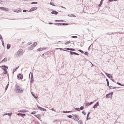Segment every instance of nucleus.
<instances>
[{"mask_svg":"<svg viewBox=\"0 0 124 124\" xmlns=\"http://www.w3.org/2000/svg\"><path fill=\"white\" fill-rule=\"evenodd\" d=\"M15 91L17 93H21L23 92V89L21 87L18 85L16 84L15 86Z\"/></svg>","mask_w":124,"mask_h":124,"instance_id":"nucleus-1","label":"nucleus"},{"mask_svg":"<svg viewBox=\"0 0 124 124\" xmlns=\"http://www.w3.org/2000/svg\"><path fill=\"white\" fill-rule=\"evenodd\" d=\"M1 68L4 70V73L5 74H6L7 73V69H8V66L5 65H2L0 66Z\"/></svg>","mask_w":124,"mask_h":124,"instance_id":"nucleus-2","label":"nucleus"},{"mask_svg":"<svg viewBox=\"0 0 124 124\" xmlns=\"http://www.w3.org/2000/svg\"><path fill=\"white\" fill-rule=\"evenodd\" d=\"M23 53V50L22 49H19L18 52L16 53V56H18L22 54Z\"/></svg>","mask_w":124,"mask_h":124,"instance_id":"nucleus-3","label":"nucleus"},{"mask_svg":"<svg viewBox=\"0 0 124 124\" xmlns=\"http://www.w3.org/2000/svg\"><path fill=\"white\" fill-rule=\"evenodd\" d=\"M72 115L73 116V117L72 118V119L74 120L77 121L79 119V117L77 115L72 114Z\"/></svg>","mask_w":124,"mask_h":124,"instance_id":"nucleus-4","label":"nucleus"},{"mask_svg":"<svg viewBox=\"0 0 124 124\" xmlns=\"http://www.w3.org/2000/svg\"><path fill=\"white\" fill-rule=\"evenodd\" d=\"M113 92H112L110 93L107 94L106 95V97L107 98H109L112 97Z\"/></svg>","mask_w":124,"mask_h":124,"instance_id":"nucleus-5","label":"nucleus"},{"mask_svg":"<svg viewBox=\"0 0 124 124\" xmlns=\"http://www.w3.org/2000/svg\"><path fill=\"white\" fill-rule=\"evenodd\" d=\"M37 9V8L36 7H33L31 8L30 9L29 11V12H32L36 10Z\"/></svg>","mask_w":124,"mask_h":124,"instance_id":"nucleus-6","label":"nucleus"},{"mask_svg":"<svg viewBox=\"0 0 124 124\" xmlns=\"http://www.w3.org/2000/svg\"><path fill=\"white\" fill-rule=\"evenodd\" d=\"M36 44L37 42H35L33 44V45H32L31 46V47L29 48H30V50H31L32 49H33L34 47H35L36 45Z\"/></svg>","mask_w":124,"mask_h":124,"instance_id":"nucleus-7","label":"nucleus"},{"mask_svg":"<svg viewBox=\"0 0 124 124\" xmlns=\"http://www.w3.org/2000/svg\"><path fill=\"white\" fill-rule=\"evenodd\" d=\"M37 107L41 111H46V109L42 108L39 106L37 105Z\"/></svg>","mask_w":124,"mask_h":124,"instance_id":"nucleus-8","label":"nucleus"},{"mask_svg":"<svg viewBox=\"0 0 124 124\" xmlns=\"http://www.w3.org/2000/svg\"><path fill=\"white\" fill-rule=\"evenodd\" d=\"M47 48L46 47L44 48H40L37 49V51H40L42 50H44L46 49Z\"/></svg>","mask_w":124,"mask_h":124,"instance_id":"nucleus-9","label":"nucleus"},{"mask_svg":"<svg viewBox=\"0 0 124 124\" xmlns=\"http://www.w3.org/2000/svg\"><path fill=\"white\" fill-rule=\"evenodd\" d=\"M0 9L6 11H8L9 10V9L8 8L4 7H0Z\"/></svg>","mask_w":124,"mask_h":124,"instance_id":"nucleus-10","label":"nucleus"},{"mask_svg":"<svg viewBox=\"0 0 124 124\" xmlns=\"http://www.w3.org/2000/svg\"><path fill=\"white\" fill-rule=\"evenodd\" d=\"M105 74L108 78H112V76L110 74H108L107 73H105Z\"/></svg>","mask_w":124,"mask_h":124,"instance_id":"nucleus-11","label":"nucleus"},{"mask_svg":"<svg viewBox=\"0 0 124 124\" xmlns=\"http://www.w3.org/2000/svg\"><path fill=\"white\" fill-rule=\"evenodd\" d=\"M99 105V102L98 101L96 102L94 105L93 107V108H96V107Z\"/></svg>","mask_w":124,"mask_h":124,"instance_id":"nucleus-12","label":"nucleus"},{"mask_svg":"<svg viewBox=\"0 0 124 124\" xmlns=\"http://www.w3.org/2000/svg\"><path fill=\"white\" fill-rule=\"evenodd\" d=\"M17 78L19 79H22L23 78V76L21 74H19L17 76Z\"/></svg>","mask_w":124,"mask_h":124,"instance_id":"nucleus-13","label":"nucleus"},{"mask_svg":"<svg viewBox=\"0 0 124 124\" xmlns=\"http://www.w3.org/2000/svg\"><path fill=\"white\" fill-rule=\"evenodd\" d=\"M33 82V74L32 73L31 74V81L30 82L31 83H32Z\"/></svg>","mask_w":124,"mask_h":124,"instance_id":"nucleus-14","label":"nucleus"},{"mask_svg":"<svg viewBox=\"0 0 124 124\" xmlns=\"http://www.w3.org/2000/svg\"><path fill=\"white\" fill-rule=\"evenodd\" d=\"M63 50V51H67V52H70V54L71 55H72V54H75V53H76V52H72V51H68V50Z\"/></svg>","mask_w":124,"mask_h":124,"instance_id":"nucleus-15","label":"nucleus"},{"mask_svg":"<svg viewBox=\"0 0 124 124\" xmlns=\"http://www.w3.org/2000/svg\"><path fill=\"white\" fill-rule=\"evenodd\" d=\"M51 13L52 14L56 15L58 14V12L57 11H54L51 12Z\"/></svg>","mask_w":124,"mask_h":124,"instance_id":"nucleus-16","label":"nucleus"},{"mask_svg":"<svg viewBox=\"0 0 124 124\" xmlns=\"http://www.w3.org/2000/svg\"><path fill=\"white\" fill-rule=\"evenodd\" d=\"M55 22H66V21H64V20H55Z\"/></svg>","mask_w":124,"mask_h":124,"instance_id":"nucleus-17","label":"nucleus"},{"mask_svg":"<svg viewBox=\"0 0 124 124\" xmlns=\"http://www.w3.org/2000/svg\"><path fill=\"white\" fill-rule=\"evenodd\" d=\"M17 115L18 116H21L22 117H23V116H25V115L24 114H23L21 113H19L17 114Z\"/></svg>","mask_w":124,"mask_h":124,"instance_id":"nucleus-18","label":"nucleus"},{"mask_svg":"<svg viewBox=\"0 0 124 124\" xmlns=\"http://www.w3.org/2000/svg\"><path fill=\"white\" fill-rule=\"evenodd\" d=\"M22 11V10L19 8L18 9H17L16 11H14V12H20L21 11Z\"/></svg>","mask_w":124,"mask_h":124,"instance_id":"nucleus-19","label":"nucleus"},{"mask_svg":"<svg viewBox=\"0 0 124 124\" xmlns=\"http://www.w3.org/2000/svg\"><path fill=\"white\" fill-rule=\"evenodd\" d=\"M7 60V59L6 58H5L2 61H1L0 63H1L3 62H5Z\"/></svg>","mask_w":124,"mask_h":124,"instance_id":"nucleus-20","label":"nucleus"},{"mask_svg":"<svg viewBox=\"0 0 124 124\" xmlns=\"http://www.w3.org/2000/svg\"><path fill=\"white\" fill-rule=\"evenodd\" d=\"M32 94L33 97L35 99H36L37 98V94H34L32 93Z\"/></svg>","mask_w":124,"mask_h":124,"instance_id":"nucleus-21","label":"nucleus"},{"mask_svg":"<svg viewBox=\"0 0 124 124\" xmlns=\"http://www.w3.org/2000/svg\"><path fill=\"white\" fill-rule=\"evenodd\" d=\"M67 50H70V51H75V50L72 48H67Z\"/></svg>","mask_w":124,"mask_h":124,"instance_id":"nucleus-22","label":"nucleus"},{"mask_svg":"<svg viewBox=\"0 0 124 124\" xmlns=\"http://www.w3.org/2000/svg\"><path fill=\"white\" fill-rule=\"evenodd\" d=\"M78 123L80 124H83L82 120L81 119L79 120Z\"/></svg>","mask_w":124,"mask_h":124,"instance_id":"nucleus-23","label":"nucleus"},{"mask_svg":"<svg viewBox=\"0 0 124 124\" xmlns=\"http://www.w3.org/2000/svg\"><path fill=\"white\" fill-rule=\"evenodd\" d=\"M34 116L36 117L37 118L39 119V120L40 119V118H39V116H40V115L38 114L37 115H34Z\"/></svg>","mask_w":124,"mask_h":124,"instance_id":"nucleus-24","label":"nucleus"},{"mask_svg":"<svg viewBox=\"0 0 124 124\" xmlns=\"http://www.w3.org/2000/svg\"><path fill=\"white\" fill-rule=\"evenodd\" d=\"M10 47V45L9 44H7V49H9Z\"/></svg>","mask_w":124,"mask_h":124,"instance_id":"nucleus-25","label":"nucleus"},{"mask_svg":"<svg viewBox=\"0 0 124 124\" xmlns=\"http://www.w3.org/2000/svg\"><path fill=\"white\" fill-rule=\"evenodd\" d=\"M19 67V66H18L15 69H14L13 70V74L14 73V72L16 70L18 69Z\"/></svg>","mask_w":124,"mask_h":124,"instance_id":"nucleus-26","label":"nucleus"},{"mask_svg":"<svg viewBox=\"0 0 124 124\" xmlns=\"http://www.w3.org/2000/svg\"><path fill=\"white\" fill-rule=\"evenodd\" d=\"M18 112H22L23 113H24L25 112V110H20L18 111Z\"/></svg>","mask_w":124,"mask_h":124,"instance_id":"nucleus-27","label":"nucleus"},{"mask_svg":"<svg viewBox=\"0 0 124 124\" xmlns=\"http://www.w3.org/2000/svg\"><path fill=\"white\" fill-rule=\"evenodd\" d=\"M68 16H69L71 17H76V16L74 15H72V14L68 15Z\"/></svg>","mask_w":124,"mask_h":124,"instance_id":"nucleus-28","label":"nucleus"},{"mask_svg":"<svg viewBox=\"0 0 124 124\" xmlns=\"http://www.w3.org/2000/svg\"><path fill=\"white\" fill-rule=\"evenodd\" d=\"M102 3V0H101V1L100 2V4L99 5V7H100Z\"/></svg>","mask_w":124,"mask_h":124,"instance_id":"nucleus-29","label":"nucleus"},{"mask_svg":"<svg viewBox=\"0 0 124 124\" xmlns=\"http://www.w3.org/2000/svg\"><path fill=\"white\" fill-rule=\"evenodd\" d=\"M70 41H67V42L65 43V44L66 45H67L70 43Z\"/></svg>","mask_w":124,"mask_h":124,"instance_id":"nucleus-30","label":"nucleus"},{"mask_svg":"<svg viewBox=\"0 0 124 124\" xmlns=\"http://www.w3.org/2000/svg\"><path fill=\"white\" fill-rule=\"evenodd\" d=\"M84 107L83 106H82L81 107H80L79 108L80 110H82L84 109Z\"/></svg>","mask_w":124,"mask_h":124,"instance_id":"nucleus-31","label":"nucleus"},{"mask_svg":"<svg viewBox=\"0 0 124 124\" xmlns=\"http://www.w3.org/2000/svg\"><path fill=\"white\" fill-rule=\"evenodd\" d=\"M8 85H9V84H8L7 85V86H6L5 87V90H6L7 89L8 87Z\"/></svg>","mask_w":124,"mask_h":124,"instance_id":"nucleus-32","label":"nucleus"},{"mask_svg":"<svg viewBox=\"0 0 124 124\" xmlns=\"http://www.w3.org/2000/svg\"><path fill=\"white\" fill-rule=\"evenodd\" d=\"M90 105L89 103H85V106H88Z\"/></svg>","mask_w":124,"mask_h":124,"instance_id":"nucleus-33","label":"nucleus"},{"mask_svg":"<svg viewBox=\"0 0 124 124\" xmlns=\"http://www.w3.org/2000/svg\"><path fill=\"white\" fill-rule=\"evenodd\" d=\"M31 3L32 4H36L37 3V2H31Z\"/></svg>","mask_w":124,"mask_h":124,"instance_id":"nucleus-34","label":"nucleus"},{"mask_svg":"<svg viewBox=\"0 0 124 124\" xmlns=\"http://www.w3.org/2000/svg\"><path fill=\"white\" fill-rule=\"evenodd\" d=\"M71 37L72 38H77V37L76 36H71Z\"/></svg>","mask_w":124,"mask_h":124,"instance_id":"nucleus-35","label":"nucleus"},{"mask_svg":"<svg viewBox=\"0 0 124 124\" xmlns=\"http://www.w3.org/2000/svg\"><path fill=\"white\" fill-rule=\"evenodd\" d=\"M62 25H68V23H62Z\"/></svg>","mask_w":124,"mask_h":124,"instance_id":"nucleus-36","label":"nucleus"},{"mask_svg":"<svg viewBox=\"0 0 124 124\" xmlns=\"http://www.w3.org/2000/svg\"><path fill=\"white\" fill-rule=\"evenodd\" d=\"M113 32H112V33H107L106 34V35H111L112 34H113Z\"/></svg>","mask_w":124,"mask_h":124,"instance_id":"nucleus-37","label":"nucleus"},{"mask_svg":"<svg viewBox=\"0 0 124 124\" xmlns=\"http://www.w3.org/2000/svg\"><path fill=\"white\" fill-rule=\"evenodd\" d=\"M67 116L69 118H71L72 117L71 115H67Z\"/></svg>","mask_w":124,"mask_h":124,"instance_id":"nucleus-38","label":"nucleus"},{"mask_svg":"<svg viewBox=\"0 0 124 124\" xmlns=\"http://www.w3.org/2000/svg\"><path fill=\"white\" fill-rule=\"evenodd\" d=\"M50 4L51 5H52V6H55V5L54 4V3H52V2H50Z\"/></svg>","mask_w":124,"mask_h":124,"instance_id":"nucleus-39","label":"nucleus"},{"mask_svg":"<svg viewBox=\"0 0 124 124\" xmlns=\"http://www.w3.org/2000/svg\"><path fill=\"white\" fill-rule=\"evenodd\" d=\"M82 113L84 114L85 115L86 114V112H84V111H83L82 112Z\"/></svg>","mask_w":124,"mask_h":124,"instance_id":"nucleus-40","label":"nucleus"},{"mask_svg":"<svg viewBox=\"0 0 124 124\" xmlns=\"http://www.w3.org/2000/svg\"><path fill=\"white\" fill-rule=\"evenodd\" d=\"M75 109L77 111H79L80 110L79 108H75Z\"/></svg>","mask_w":124,"mask_h":124,"instance_id":"nucleus-41","label":"nucleus"},{"mask_svg":"<svg viewBox=\"0 0 124 124\" xmlns=\"http://www.w3.org/2000/svg\"><path fill=\"white\" fill-rule=\"evenodd\" d=\"M85 55H88V53L87 52H85L84 53Z\"/></svg>","mask_w":124,"mask_h":124,"instance_id":"nucleus-42","label":"nucleus"},{"mask_svg":"<svg viewBox=\"0 0 124 124\" xmlns=\"http://www.w3.org/2000/svg\"><path fill=\"white\" fill-rule=\"evenodd\" d=\"M36 113V112L35 111H33L31 113V114H35Z\"/></svg>","mask_w":124,"mask_h":124,"instance_id":"nucleus-43","label":"nucleus"},{"mask_svg":"<svg viewBox=\"0 0 124 124\" xmlns=\"http://www.w3.org/2000/svg\"><path fill=\"white\" fill-rule=\"evenodd\" d=\"M78 50L81 53H84V52L82 50Z\"/></svg>","mask_w":124,"mask_h":124,"instance_id":"nucleus-44","label":"nucleus"},{"mask_svg":"<svg viewBox=\"0 0 124 124\" xmlns=\"http://www.w3.org/2000/svg\"><path fill=\"white\" fill-rule=\"evenodd\" d=\"M113 87L112 86H110L109 87V89H113L112 88H113Z\"/></svg>","mask_w":124,"mask_h":124,"instance_id":"nucleus-45","label":"nucleus"},{"mask_svg":"<svg viewBox=\"0 0 124 124\" xmlns=\"http://www.w3.org/2000/svg\"><path fill=\"white\" fill-rule=\"evenodd\" d=\"M117 0H109L108 1L109 2H111L113 1H116Z\"/></svg>","mask_w":124,"mask_h":124,"instance_id":"nucleus-46","label":"nucleus"},{"mask_svg":"<svg viewBox=\"0 0 124 124\" xmlns=\"http://www.w3.org/2000/svg\"><path fill=\"white\" fill-rule=\"evenodd\" d=\"M28 10H23V12H25L26 11H27Z\"/></svg>","mask_w":124,"mask_h":124,"instance_id":"nucleus-47","label":"nucleus"},{"mask_svg":"<svg viewBox=\"0 0 124 124\" xmlns=\"http://www.w3.org/2000/svg\"><path fill=\"white\" fill-rule=\"evenodd\" d=\"M59 23H54V24L55 25H59Z\"/></svg>","mask_w":124,"mask_h":124,"instance_id":"nucleus-48","label":"nucleus"},{"mask_svg":"<svg viewBox=\"0 0 124 124\" xmlns=\"http://www.w3.org/2000/svg\"><path fill=\"white\" fill-rule=\"evenodd\" d=\"M63 113H68V111H63Z\"/></svg>","mask_w":124,"mask_h":124,"instance_id":"nucleus-49","label":"nucleus"},{"mask_svg":"<svg viewBox=\"0 0 124 124\" xmlns=\"http://www.w3.org/2000/svg\"><path fill=\"white\" fill-rule=\"evenodd\" d=\"M11 113H8V115L9 116H10L11 115Z\"/></svg>","mask_w":124,"mask_h":124,"instance_id":"nucleus-50","label":"nucleus"},{"mask_svg":"<svg viewBox=\"0 0 124 124\" xmlns=\"http://www.w3.org/2000/svg\"><path fill=\"white\" fill-rule=\"evenodd\" d=\"M2 38L0 34V39H2Z\"/></svg>","mask_w":124,"mask_h":124,"instance_id":"nucleus-51","label":"nucleus"},{"mask_svg":"<svg viewBox=\"0 0 124 124\" xmlns=\"http://www.w3.org/2000/svg\"><path fill=\"white\" fill-rule=\"evenodd\" d=\"M93 102H94L93 101H92V102H90V103H89L90 105H91L92 104Z\"/></svg>","mask_w":124,"mask_h":124,"instance_id":"nucleus-52","label":"nucleus"},{"mask_svg":"<svg viewBox=\"0 0 124 124\" xmlns=\"http://www.w3.org/2000/svg\"><path fill=\"white\" fill-rule=\"evenodd\" d=\"M51 110H52V111H55V110L54 109V108H52L51 109Z\"/></svg>","mask_w":124,"mask_h":124,"instance_id":"nucleus-53","label":"nucleus"},{"mask_svg":"<svg viewBox=\"0 0 124 124\" xmlns=\"http://www.w3.org/2000/svg\"><path fill=\"white\" fill-rule=\"evenodd\" d=\"M31 43H31V42H28L27 43V44H28V45H30Z\"/></svg>","mask_w":124,"mask_h":124,"instance_id":"nucleus-54","label":"nucleus"},{"mask_svg":"<svg viewBox=\"0 0 124 124\" xmlns=\"http://www.w3.org/2000/svg\"><path fill=\"white\" fill-rule=\"evenodd\" d=\"M106 81L107 83H109V81H108V79H107L106 78Z\"/></svg>","mask_w":124,"mask_h":124,"instance_id":"nucleus-55","label":"nucleus"},{"mask_svg":"<svg viewBox=\"0 0 124 124\" xmlns=\"http://www.w3.org/2000/svg\"><path fill=\"white\" fill-rule=\"evenodd\" d=\"M90 112H89L88 113V114L87 115V117H88V116H89V114H90Z\"/></svg>","mask_w":124,"mask_h":124,"instance_id":"nucleus-56","label":"nucleus"},{"mask_svg":"<svg viewBox=\"0 0 124 124\" xmlns=\"http://www.w3.org/2000/svg\"><path fill=\"white\" fill-rule=\"evenodd\" d=\"M117 83L119 85H121V84L120 83H119L118 82Z\"/></svg>","mask_w":124,"mask_h":124,"instance_id":"nucleus-57","label":"nucleus"},{"mask_svg":"<svg viewBox=\"0 0 124 124\" xmlns=\"http://www.w3.org/2000/svg\"><path fill=\"white\" fill-rule=\"evenodd\" d=\"M113 89H115V88H118L119 87H113Z\"/></svg>","mask_w":124,"mask_h":124,"instance_id":"nucleus-58","label":"nucleus"},{"mask_svg":"<svg viewBox=\"0 0 124 124\" xmlns=\"http://www.w3.org/2000/svg\"><path fill=\"white\" fill-rule=\"evenodd\" d=\"M88 117H87H87H86V119L88 120L89 119H90V118H89Z\"/></svg>","mask_w":124,"mask_h":124,"instance_id":"nucleus-59","label":"nucleus"},{"mask_svg":"<svg viewBox=\"0 0 124 124\" xmlns=\"http://www.w3.org/2000/svg\"><path fill=\"white\" fill-rule=\"evenodd\" d=\"M59 25H62V23H59Z\"/></svg>","mask_w":124,"mask_h":124,"instance_id":"nucleus-60","label":"nucleus"},{"mask_svg":"<svg viewBox=\"0 0 124 124\" xmlns=\"http://www.w3.org/2000/svg\"><path fill=\"white\" fill-rule=\"evenodd\" d=\"M72 112V111H68V113H70V112Z\"/></svg>","mask_w":124,"mask_h":124,"instance_id":"nucleus-61","label":"nucleus"},{"mask_svg":"<svg viewBox=\"0 0 124 124\" xmlns=\"http://www.w3.org/2000/svg\"><path fill=\"white\" fill-rule=\"evenodd\" d=\"M48 24H53V23H51V22H49L48 23Z\"/></svg>","mask_w":124,"mask_h":124,"instance_id":"nucleus-62","label":"nucleus"},{"mask_svg":"<svg viewBox=\"0 0 124 124\" xmlns=\"http://www.w3.org/2000/svg\"><path fill=\"white\" fill-rule=\"evenodd\" d=\"M61 7L62 8H64L66 9V8L65 7H63V6H62Z\"/></svg>","mask_w":124,"mask_h":124,"instance_id":"nucleus-63","label":"nucleus"},{"mask_svg":"<svg viewBox=\"0 0 124 124\" xmlns=\"http://www.w3.org/2000/svg\"><path fill=\"white\" fill-rule=\"evenodd\" d=\"M91 45L88 48V50H90V46H91Z\"/></svg>","mask_w":124,"mask_h":124,"instance_id":"nucleus-64","label":"nucleus"}]
</instances>
